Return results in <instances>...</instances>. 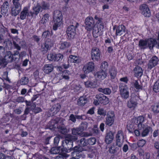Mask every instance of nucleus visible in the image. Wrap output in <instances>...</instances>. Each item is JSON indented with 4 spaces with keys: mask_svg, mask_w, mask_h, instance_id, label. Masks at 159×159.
<instances>
[{
    "mask_svg": "<svg viewBox=\"0 0 159 159\" xmlns=\"http://www.w3.org/2000/svg\"><path fill=\"white\" fill-rule=\"evenodd\" d=\"M77 137L68 134L67 135L66 139L62 142L63 148L62 149L61 155L65 157H68L69 155L67 154L71 151V148L73 146V140L76 141Z\"/></svg>",
    "mask_w": 159,
    "mask_h": 159,
    "instance_id": "nucleus-1",
    "label": "nucleus"
},
{
    "mask_svg": "<svg viewBox=\"0 0 159 159\" xmlns=\"http://www.w3.org/2000/svg\"><path fill=\"white\" fill-rule=\"evenodd\" d=\"M72 24L67 27L66 31L67 38L69 39L74 38L76 34V28L79 25V24L75 22L74 23L72 22Z\"/></svg>",
    "mask_w": 159,
    "mask_h": 159,
    "instance_id": "nucleus-2",
    "label": "nucleus"
},
{
    "mask_svg": "<svg viewBox=\"0 0 159 159\" xmlns=\"http://www.w3.org/2000/svg\"><path fill=\"white\" fill-rule=\"evenodd\" d=\"M119 89L121 97L125 99H127L129 96V90L127 85L125 84L120 83Z\"/></svg>",
    "mask_w": 159,
    "mask_h": 159,
    "instance_id": "nucleus-3",
    "label": "nucleus"
},
{
    "mask_svg": "<svg viewBox=\"0 0 159 159\" xmlns=\"http://www.w3.org/2000/svg\"><path fill=\"white\" fill-rule=\"evenodd\" d=\"M101 53V51L98 48L96 47L92 48L91 51L92 60L94 61H98L100 59Z\"/></svg>",
    "mask_w": 159,
    "mask_h": 159,
    "instance_id": "nucleus-4",
    "label": "nucleus"
},
{
    "mask_svg": "<svg viewBox=\"0 0 159 159\" xmlns=\"http://www.w3.org/2000/svg\"><path fill=\"white\" fill-rule=\"evenodd\" d=\"M94 21L92 17H88L85 19V28L87 31H90L92 30L94 27Z\"/></svg>",
    "mask_w": 159,
    "mask_h": 159,
    "instance_id": "nucleus-5",
    "label": "nucleus"
},
{
    "mask_svg": "<svg viewBox=\"0 0 159 159\" xmlns=\"http://www.w3.org/2000/svg\"><path fill=\"white\" fill-rule=\"evenodd\" d=\"M115 119L114 112L112 111L108 112L107 114L105 124L109 126H111L113 124Z\"/></svg>",
    "mask_w": 159,
    "mask_h": 159,
    "instance_id": "nucleus-6",
    "label": "nucleus"
},
{
    "mask_svg": "<svg viewBox=\"0 0 159 159\" xmlns=\"http://www.w3.org/2000/svg\"><path fill=\"white\" fill-rule=\"evenodd\" d=\"M116 145L120 148L124 142V135L121 130L118 131L116 136Z\"/></svg>",
    "mask_w": 159,
    "mask_h": 159,
    "instance_id": "nucleus-7",
    "label": "nucleus"
},
{
    "mask_svg": "<svg viewBox=\"0 0 159 159\" xmlns=\"http://www.w3.org/2000/svg\"><path fill=\"white\" fill-rule=\"evenodd\" d=\"M94 68V64L92 61L86 64L83 66L82 70L85 74H88L92 72Z\"/></svg>",
    "mask_w": 159,
    "mask_h": 159,
    "instance_id": "nucleus-8",
    "label": "nucleus"
},
{
    "mask_svg": "<svg viewBox=\"0 0 159 159\" xmlns=\"http://www.w3.org/2000/svg\"><path fill=\"white\" fill-rule=\"evenodd\" d=\"M140 10L142 14L145 17H149L151 16V13L148 6L145 4H143L140 6Z\"/></svg>",
    "mask_w": 159,
    "mask_h": 159,
    "instance_id": "nucleus-9",
    "label": "nucleus"
},
{
    "mask_svg": "<svg viewBox=\"0 0 159 159\" xmlns=\"http://www.w3.org/2000/svg\"><path fill=\"white\" fill-rule=\"evenodd\" d=\"M52 45L51 40L47 39V40L42 44L40 48V50L42 51L46 52L48 50L50 49L51 48Z\"/></svg>",
    "mask_w": 159,
    "mask_h": 159,
    "instance_id": "nucleus-10",
    "label": "nucleus"
},
{
    "mask_svg": "<svg viewBox=\"0 0 159 159\" xmlns=\"http://www.w3.org/2000/svg\"><path fill=\"white\" fill-rule=\"evenodd\" d=\"M159 61L158 58L156 56H153L150 60L148 65V69L150 70L157 65Z\"/></svg>",
    "mask_w": 159,
    "mask_h": 159,
    "instance_id": "nucleus-11",
    "label": "nucleus"
},
{
    "mask_svg": "<svg viewBox=\"0 0 159 159\" xmlns=\"http://www.w3.org/2000/svg\"><path fill=\"white\" fill-rule=\"evenodd\" d=\"M95 98L101 103L106 104L109 102L108 98L103 94H98L96 96Z\"/></svg>",
    "mask_w": 159,
    "mask_h": 159,
    "instance_id": "nucleus-12",
    "label": "nucleus"
},
{
    "mask_svg": "<svg viewBox=\"0 0 159 159\" xmlns=\"http://www.w3.org/2000/svg\"><path fill=\"white\" fill-rule=\"evenodd\" d=\"M29 7L27 6L24 7L20 13V18L21 20H25L26 18V16H31L30 13L29 12Z\"/></svg>",
    "mask_w": 159,
    "mask_h": 159,
    "instance_id": "nucleus-13",
    "label": "nucleus"
},
{
    "mask_svg": "<svg viewBox=\"0 0 159 159\" xmlns=\"http://www.w3.org/2000/svg\"><path fill=\"white\" fill-rule=\"evenodd\" d=\"M147 48L148 47L150 50H153V47L157 43L156 39L150 38L146 39Z\"/></svg>",
    "mask_w": 159,
    "mask_h": 159,
    "instance_id": "nucleus-14",
    "label": "nucleus"
},
{
    "mask_svg": "<svg viewBox=\"0 0 159 159\" xmlns=\"http://www.w3.org/2000/svg\"><path fill=\"white\" fill-rule=\"evenodd\" d=\"M107 75V72L104 70H100L95 74V76L96 77L100 80H104L106 77Z\"/></svg>",
    "mask_w": 159,
    "mask_h": 159,
    "instance_id": "nucleus-15",
    "label": "nucleus"
},
{
    "mask_svg": "<svg viewBox=\"0 0 159 159\" xmlns=\"http://www.w3.org/2000/svg\"><path fill=\"white\" fill-rule=\"evenodd\" d=\"M41 9V6L39 4H37L33 7V11L30 12L31 16L33 17L35 16H37L39 13Z\"/></svg>",
    "mask_w": 159,
    "mask_h": 159,
    "instance_id": "nucleus-16",
    "label": "nucleus"
},
{
    "mask_svg": "<svg viewBox=\"0 0 159 159\" xmlns=\"http://www.w3.org/2000/svg\"><path fill=\"white\" fill-rule=\"evenodd\" d=\"M9 4L7 1H5L1 7V13L2 15L6 14L8 12Z\"/></svg>",
    "mask_w": 159,
    "mask_h": 159,
    "instance_id": "nucleus-17",
    "label": "nucleus"
},
{
    "mask_svg": "<svg viewBox=\"0 0 159 159\" xmlns=\"http://www.w3.org/2000/svg\"><path fill=\"white\" fill-rule=\"evenodd\" d=\"M21 10V7L13 6L11 7V15L14 16H17Z\"/></svg>",
    "mask_w": 159,
    "mask_h": 159,
    "instance_id": "nucleus-18",
    "label": "nucleus"
},
{
    "mask_svg": "<svg viewBox=\"0 0 159 159\" xmlns=\"http://www.w3.org/2000/svg\"><path fill=\"white\" fill-rule=\"evenodd\" d=\"M88 150V148L86 147L83 148L80 146L79 144L78 146H75L74 148H72L71 151H73L71 153V154H74L76 153L77 152H82L84 151H87Z\"/></svg>",
    "mask_w": 159,
    "mask_h": 159,
    "instance_id": "nucleus-19",
    "label": "nucleus"
},
{
    "mask_svg": "<svg viewBox=\"0 0 159 159\" xmlns=\"http://www.w3.org/2000/svg\"><path fill=\"white\" fill-rule=\"evenodd\" d=\"M144 120V118L142 116H140L134 119V123L138 125V129H140L141 128H142L143 126H144L142 124Z\"/></svg>",
    "mask_w": 159,
    "mask_h": 159,
    "instance_id": "nucleus-20",
    "label": "nucleus"
},
{
    "mask_svg": "<svg viewBox=\"0 0 159 159\" xmlns=\"http://www.w3.org/2000/svg\"><path fill=\"white\" fill-rule=\"evenodd\" d=\"M81 61L79 57L75 55H71L68 58V63L70 62L78 64L80 63Z\"/></svg>",
    "mask_w": 159,
    "mask_h": 159,
    "instance_id": "nucleus-21",
    "label": "nucleus"
},
{
    "mask_svg": "<svg viewBox=\"0 0 159 159\" xmlns=\"http://www.w3.org/2000/svg\"><path fill=\"white\" fill-rule=\"evenodd\" d=\"M125 27L124 25H120L116 29V35H121L125 34Z\"/></svg>",
    "mask_w": 159,
    "mask_h": 159,
    "instance_id": "nucleus-22",
    "label": "nucleus"
},
{
    "mask_svg": "<svg viewBox=\"0 0 159 159\" xmlns=\"http://www.w3.org/2000/svg\"><path fill=\"white\" fill-rule=\"evenodd\" d=\"M62 18H53L54 24L53 26V29L56 30L58 27L60 26L62 24Z\"/></svg>",
    "mask_w": 159,
    "mask_h": 159,
    "instance_id": "nucleus-23",
    "label": "nucleus"
},
{
    "mask_svg": "<svg viewBox=\"0 0 159 159\" xmlns=\"http://www.w3.org/2000/svg\"><path fill=\"white\" fill-rule=\"evenodd\" d=\"M134 71L135 76L139 78L141 77L143 75L142 69L139 66H136L134 69Z\"/></svg>",
    "mask_w": 159,
    "mask_h": 159,
    "instance_id": "nucleus-24",
    "label": "nucleus"
},
{
    "mask_svg": "<svg viewBox=\"0 0 159 159\" xmlns=\"http://www.w3.org/2000/svg\"><path fill=\"white\" fill-rule=\"evenodd\" d=\"M114 138V135L112 132L110 131L107 133L105 138V141L107 144L111 143Z\"/></svg>",
    "mask_w": 159,
    "mask_h": 159,
    "instance_id": "nucleus-25",
    "label": "nucleus"
},
{
    "mask_svg": "<svg viewBox=\"0 0 159 159\" xmlns=\"http://www.w3.org/2000/svg\"><path fill=\"white\" fill-rule=\"evenodd\" d=\"M116 144H112L110 147L109 148L108 151L109 153L111 154H114L117 153L120 151L119 147H117Z\"/></svg>",
    "mask_w": 159,
    "mask_h": 159,
    "instance_id": "nucleus-26",
    "label": "nucleus"
},
{
    "mask_svg": "<svg viewBox=\"0 0 159 159\" xmlns=\"http://www.w3.org/2000/svg\"><path fill=\"white\" fill-rule=\"evenodd\" d=\"M53 66L51 64L45 65L43 67V71L46 74H48L53 70Z\"/></svg>",
    "mask_w": 159,
    "mask_h": 159,
    "instance_id": "nucleus-27",
    "label": "nucleus"
},
{
    "mask_svg": "<svg viewBox=\"0 0 159 159\" xmlns=\"http://www.w3.org/2000/svg\"><path fill=\"white\" fill-rule=\"evenodd\" d=\"M87 99L86 97L82 96L78 100L77 104L79 106H83L87 103Z\"/></svg>",
    "mask_w": 159,
    "mask_h": 159,
    "instance_id": "nucleus-28",
    "label": "nucleus"
},
{
    "mask_svg": "<svg viewBox=\"0 0 159 159\" xmlns=\"http://www.w3.org/2000/svg\"><path fill=\"white\" fill-rule=\"evenodd\" d=\"M77 142L80 146L82 147H86L88 148V147H86L88 145L87 139L86 140L85 138H81L80 140H78Z\"/></svg>",
    "mask_w": 159,
    "mask_h": 159,
    "instance_id": "nucleus-29",
    "label": "nucleus"
},
{
    "mask_svg": "<svg viewBox=\"0 0 159 159\" xmlns=\"http://www.w3.org/2000/svg\"><path fill=\"white\" fill-rule=\"evenodd\" d=\"M61 108V106L59 103H57L53 106L50 109V111L53 114H56L60 110Z\"/></svg>",
    "mask_w": 159,
    "mask_h": 159,
    "instance_id": "nucleus-30",
    "label": "nucleus"
},
{
    "mask_svg": "<svg viewBox=\"0 0 159 159\" xmlns=\"http://www.w3.org/2000/svg\"><path fill=\"white\" fill-rule=\"evenodd\" d=\"M98 91L100 93L107 95H110L111 93V90L109 88H99L98 89Z\"/></svg>",
    "mask_w": 159,
    "mask_h": 159,
    "instance_id": "nucleus-31",
    "label": "nucleus"
},
{
    "mask_svg": "<svg viewBox=\"0 0 159 159\" xmlns=\"http://www.w3.org/2000/svg\"><path fill=\"white\" fill-rule=\"evenodd\" d=\"M139 46L140 49H144L147 48V42L146 39L140 40L139 43Z\"/></svg>",
    "mask_w": 159,
    "mask_h": 159,
    "instance_id": "nucleus-32",
    "label": "nucleus"
},
{
    "mask_svg": "<svg viewBox=\"0 0 159 159\" xmlns=\"http://www.w3.org/2000/svg\"><path fill=\"white\" fill-rule=\"evenodd\" d=\"M152 129L150 127H147L144 129L143 127L142 128V130H141V136L142 137H145L146 136L149 132Z\"/></svg>",
    "mask_w": 159,
    "mask_h": 159,
    "instance_id": "nucleus-33",
    "label": "nucleus"
},
{
    "mask_svg": "<svg viewBox=\"0 0 159 159\" xmlns=\"http://www.w3.org/2000/svg\"><path fill=\"white\" fill-rule=\"evenodd\" d=\"M109 73L111 79H114L116 75V70L115 67H112L109 70Z\"/></svg>",
    "mask_w": 159,
    "mask_h": 159,
    "instance_id": "nucleus-34",
    "label": "nucleus"
},
{
    "mask_svg": "<svg viewBox=\"0 0 159 159\" xmlns=\"http://www.w3.org/2000/svg\"><path fill=\"white\" fill-rule=\"evenodd\" d=\"M13 43L14 47L17 50L14 52V54H13V57L16 55H19V56L20 53L19 52V51L20 50L21 47L15 41H13Z\"/></svg>",
    "mask_w": 159,
    "mask_h": 159,
    "instance_id": "nucleus-35",
    "label": "nucleus"
},
{
    "mask_svg": "<svg viewBox=\"0 0 159 159\" xmlns=\"http://www.w3.org/2000/svg\"><path fill=\"white\" fill-rule=\"evenodd\" d=\"M151 108L153 113L156 114L159 113V102L152 105Z\"/></svg>",
    "mask_w": 159,
    "mask_h": 159,
    "instance_id": "nucleus-36",
    "label": "nucleus"
},
{
    "mask_svg": "<svg viewBox=\"0 0 159 159\" xmlns=\"http://www.w3.org/2000/svg\"><path fill=\"white\" fill-rule=\"evenodd\" d=\"M133 86L136 89L139 90L142 89V86L141 85V82L137 80H134L132 83Z\"/></svg>",
    "mask_w": 159,
    "mask_h": 159,
    "instance_id": "nucleus-37",
    "label": "nucleus"
},
{
    "mask_svg": "<svg viewBox=\"0 0 159 159\" xmlns=\"http://www.w3.org/2000/svg\"><path fill=\"white\" fill-rule=\"evenodd\" d=\"M71 44L70 42L65 41L61 43L60 48L61 49H66L69 48Z\"/></svg>",
    "mask_w": 159,
    "mask_h": 159,
    "instance_id": "nucleus-38",
    "label": "nucleus"
},
{
    "mask_svg": "<svg viewBox=\"0 0 159 159\" xmlns=\"http://www.w3.org/2000/svg\"><path fill=\"white\" fill-rule=\"evenodd\" d=\"M5 59L8 62H11L13 61L14 59L13 57L11 52L9 51L7 52V54L5 56Z\"/></svg>",
    "mask_w": 159,
    "mask_h": 159,
    "instance_id": "nucleus-39",
    "label": "nucleus"
},
{
    "mask_svg": "<svg viewBox=\"0 0 159 159\" xmlns=\"http://www.w3.org/2000/svg\"><path fill=\"white\" fill-rule=\"evenodd\" d=\"M71 131L72 134L75 135H80L82 132L79 127L73 128Z\"/></svg>",
    "mask_w": 159,
    "mask_h": 159,
    "instance_id": "nucleus-40",
    "label": "nucleus"
},
{
    "mask_svg": "<svg viewBox=\"0 0 159 159\" xmlns=\"http://www.w3.org/2000/svg\"><path fill=\"white\" fill-rule=\"evenodd\" d=\"M57 127L58 128V131L62 134H64L69 131V130L65 126H59Z\"/></svg>",
    "mask_w": 159,
    "mask_h": 159,
    "instance_id": "nucleus-41",
    "label": "nucleus"
},
{
    "mask_svg": "<svg viewBox=\"0 0 159 159\" xmlns=\"http://www.w3.org/2000/svg\"><path fill=\"white\" fill-rule=\"evenodd\" d=\"M86 87L90 88H95L96 87V84L94 82L86 81L84 83Z\"/></svg>",
    "mask_w": 159,
    "mask_h": 159,
    "instance_id": "nucleus-42",
    "label": "nucleus"
},
{
    "mask_svg": "<svg viewBox=\"0 0 159 159\" xmlns=\"http://www.w3.org/2000/svg\"><path fill=\"white\" fill-rule=\"evenodd\" d=\"M153 90L155 93L159 92V77L153 85Z\"/></svg>",
    "mask_w": 159,
    "mask_h": 159,
    "instance_id": "nucleus-43",
    "label": "nucleus"
},
{
    "mask_svg": "<svg viewBox=\"0 0 159 159\" xmlns=\"http://www.w3.org/2000/svg\"><path fill=\"white\" fill-rule=\"evenodd\" d=\"M29 82V78L25 76L22 77L20 80V83L21 85L27 84Z\"/></svg>",
    "mask_w": 159,
    "mask_h": 159,
    "instance_id": "nucleus-44",
    "label": "nucleus"
},
{
    "mask_svg": "<svg viewBox=\"0 0 159 159\" xmlns=\"http://www.w3.org/2000/svg\"><path fill=\"white\" fill-rule=\"evenodd\" d=\"M53 18H62V14L59 10H55L53 13Z\"/></svg>",
    "mask_w": 159,
    "mask_h": 159,
    "instance_id": "nucleus-45",
    "label": "nucleus"
},
{
    "mask_svg": "<svg viewBox=\"0 0 159 159\" xmlns=\"http://www.w3.org/2000/svg\"><path fill=\"white\" fill-rule=\"evenodd\" d=\"M49 17V16L48 14H45L44 15L43 17L41 20L40 23L43 24H45L48 21Z\"/></svg>",
    "mask_w": 159,
    "mask_h": 159,
    "instance_id": "nucleus-46",
    "label": "nucleus"
},
{
    "mask_svg": "<svg viewBox=\"0 0 159 159\" xmlns=\"http://www.w3.org/2000/svg\"><path fill=\"white\" fill-rule=\"evenodd\" d=\"M108 66V65L107 62L103 61L101 64V70H104L107 72Z\"/></svg>",
    "mask_w": 159,
    "mask_h": 159,
    "instance_id": "nucleus-47",
    "label": "nucleus"
},
{
    "mask_svg": "<svg viewBox=\"0 0 159 159\" xmlns=\"http://www.w3.org/2000/svg\"><path fill=\"white\" fill-rule=\"evenodd\" d=\"M139 99L138 96L136 95L134 93H132L131 96V98L130 99L132 102H134L135 103L137 104V102Z\"/></svg>",
    "mask_w": 159,
    "mask_h": 159,
    "instance_id": "nucleus-48",
    "label": "nucleus"
},
{
    "mask_svg": "<svg viewBox=\"0 0 159 159\" xmlns=\"http://www.w3.org/2000/svg\"><path fill=\"white\" fill-rule=\"evenodd\" d=\"M60 148L57 147H53L51 148L50 152L52 154H57L60 152Z\"/></svg>",
    "mask_w": 159,
    "mask_h": 159,
    "instance_id": "nucleus-49",
    "label": "nucleus"
},
{
    "mask_svg": "<svg viewBox=\"0 0 159 159\" xmlns=\"http://www.w3.org/2000/svg\"><path fill=\"white\" fill-rule=\"evenodd\" d=\"M97 112L100 116H105L106 115V111L102 108H99L98 109Z\"/></svg>",
    "mask_w": 159,
    "mask_h": 159,
    "instance_id": "nucleus-50",
    "label": "nucleus"
},
{
    "mask_svg": "<svg viewBox=\"0 0 159 159\" xmlns=\"http://www.w3.org/2000/svg\"><path fill=\"white\" fill-rule=\"evenodd\" d=\"M88 144L93 145L95 144L96 139L94 137H91L87 139Z\"/></svg>",
    "mask_w": 159,
    "mask_h": 159,
    "instance_id": "nucleus-51",
    "label": "nucleus"
},
{
    "mask_svg": "<svg viewBox=\"0 0 159 159\" xmlns=\"http://www.w3.org/2000/svg\"><path fill=\"white\" fill-rule=\"evenodd\" d=\"M88 127V123L85 122H82L79 128L82 132L86 129Z\"/></svg>",
    "mask_w": 159,
    "mask_h": 159,
    "instance_id": "nucleus-52",
    "label": "nucleus"
},
{
    "mask_svg": "<svg viewBox=\"0 0 159 159\" xmlns=\"http://www.w3.org/2000/svg\"><path fill=\"white\" fill-rule=\"evenodd\" d=\"M12 2L13 6L21 7L22 3L21 0H12Z\"/></svg>",
    "mask_w": 159,
    "mask_h": 159,
    "instance_id": "nucleus-53",
    "label": "nucleus"
},
{
    "mask_svg": "<svg viewBox=\"0 0 159 159\" xmlns=\"http://www.w3.org/2000/svg\"><path fill=\"white\" fill-rule=\"evenodd\" d=\"M66 73H67V74H70V71L68 70H66L64 71L63 72V74L62 75L63 79H64L66 80H69L70 79V77L68 75H66L65 74Z\"/></svg>",
    "mask_w": 159,
    "mask_h": 159,
    "instance_id": "nucleus-54",
    "label": "nucleus"
},
{
    "mask_svg": "<svg viewBox=\"0 0 159 159\" xmlns=\"http://www.w3.org/2000/svg\"><path fill=\"white\" fill-rule=\"evenodd\" d=\"M55 54L50 53L48 54L47 56V59L49 61H55Z\"/></svg>",
    "mask_w": 159,
    "mask_h": 159,
    "instance_id": "nucleus-55",
    "label": "nucleus"
},
{
    "mask_svg": "<svg viewBox=\"0 0 159 159\" xmlns=\"http://www.w3.org/2000/svg\"><path fill=\"white\" fill-rule=\"evenodd\" d=\"M55 61H60L63 58V55L60 53L55 54Z\"/></svg>",
    "mask_w": 159,
    "mask_h": 159,
    "instance_id": "nucleus-56",
    "label": "nucleus"
},
{
    "mask_svg": "<svg viewBox=\"0 0 159 159\" xmlns=\"http://www.w3.org/2000/svg\"><path fill=\"white\" fill-rule=\"evenodd\" d=\"M137 104L135 103L134 102H132L130 100L128 102L127 106L129 108H134L136 106Z\"/></svg>",
    "mask_w": 159,
    "mask_h": 159,
    "instance_id": "nucleus-57",
    "label": "nucleus"
},
{
    "mask_svg": "<svg viewBox=\"0 0 159 159\" xmlns=\"http://www.w3.org/2000/svg\"><path fill=\"white\" fill-rule=\"evenodd\" d=\"M146 143V141L145 140L142 139H140L137 142V145L138 147H142Z\"/></svg>",
    "mask_w": 159,
    "mask_h": 159,
    "instance_id": "nucleus-58",
    "label": "nucleus"
},
{
    "mask_svg": "<svg viewBox=\"0 0 159 159\" xmlns=\"http://www.w3.org/2000/svg\"><path fill=\"white\" fill-rule=\"evenodd\" d=\"M41 8L44 9H48L49 7L48 3L45 2H42L41 3Z\"/></svg>",
    "mask_w": 159,
    "mask_h": 159,
    "instance_id": "nucleus-59",
    "label": "nucleus"
},
{
    "mask_svg": "<svg viewBox=\"0 0 159 159\" xmlns=\"http://www.w3.org/2000/svg\"><path fill=\"white\" fill-rule=\"evenodd\" d=\"M60 136H57L55 137L54 139L53 144L55 146H57L59 143L60 141Z\"/></svg>",
    "mask_w": 159,
    "mask_h": 159,
    "instance_id": "nucleus-60",
    "label": "nucleus"
},
{
    "mask_svg": "<svg viewBox=\"0 0 159 159\" xmlns=\"http://www.w3.org/2000/svg\"><path fill=\"white\" fill-rule=\"evenodd\" d=\"M72 157H74L75 159H79L82 157V155L78 152L74 154H71Z\"/></svg>",
    "mask_w": 159,
    "mask_h": 159,
    "instance_id": "nucleus-61",
    "label": "nucleus"
},
{
    "mask_svg": "<svg viewBox=\"0 0 159 159\" xmlns=\"http://www.w3.org/2000/svg\"><path fill=\"white\" fill-rule=\"evenodd\" d=\"M25 98L23 97H19L15 101L16 102L18 103H21L24 102Z\"/></svg>",
    "mask_w": 159,
    "mask_h": 159,
    "instance_id": "nucleus-62",
    "label": "nucleus"
},
{
    "mask_svg": "<svg viewBox=\"0 0 159 159\" xmlns=\"http://www.w3.org/2000/svg\"><path fill=\"white\" fill-rule=\"evenodd\" d=\"M10 120L9 118L7 115L4 116L1 119V121L2 123H6L8 121Z\"/></svg>",
    "mask_w": 159,
    "mask_h": 159,
    "instance_id": "nucleus-63",
    "label": "nucleus"
},
{
    "mask_svg": "<svg viewBox=\"0 0 159 159\" xmlns=\"http://www.w3.org/2000/svg\"><path fill=\"white\" fill-rule=\"evenodd\" d=\"M50 34V32L48 30L45 31L43 33L42 37L43 38H46L49 36Z\"/></svg>",
    "mask_w": 159,
    "mask_h": 159,
    "instance_id": "nucleus-64",
    "label": "nucleus"
}]
</instances>
